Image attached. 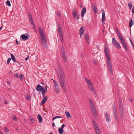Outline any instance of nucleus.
<instances>
[{
	"mask_svg": "<svg viewBox=\"0 0 134 134\" xmlns=\"http://www.w3.org/2000/svg\"><path fill=\"white\" fill-rule=\"evenodd\" d=\"M57 74L59 78L60 84L63 90L66 91V88L65 86V77L64 74L61 69L58 70Z\"/></svg>",
	"mask_w": 134,
	"mask_h": 134,
	"instance_id": "f257e3e1",
	"label": "nucleus"
},
{
	"mask_svg": "<svg viewBox=\"0 0 134 134\" xmlns=\"http://www.w3.org/2000/svg\"><path fill=\"white\" fill-rule=\"evenodd\" d=\"M122 103V100L120 98L119 101V114L121 119L122 120L125 114L123 105Z\"/></svg>",
	"mask_w": 134,
	"mask_h": 134,
	"instance_id": "f03ea898",
	"label": "nucleus"
},
{
	"mask_svg": "<svg viewBox=\"0 0 134 134\" xmlns=\"http://www.w3.org/2000/svg\"><path fill=\"white\" fill-rule=\"evenodd\" d=\"M85 80L87 83L88 86L90 91L93 92L95 95H96V92L94 89L93 85L91 82L86 78H85Z\"/></svg>",
	"mask_w": 134,
	"mask_h": 134,
	"instance_id": "7ed1b4c3",
	"label": "nucleus"
},
{
	"mask_svg": "<svg viewBox=\"0 0 134 134\" xmlns=\"http://www.w3.org/2000/svg\"><path fill=\"white\" fill-rule=\"evenodd\" d=\"M41 37L42 40L41 39V41L42 43L44 44V46L45 48H47V45L46 43L47 41L46 39V37L45 35H42L41 36Z\"/></svg>",
	"mask_w": 134,
	"mask_h": 134,
	"instance_id": "20e7f679",
	"label": "nucleus"
},
{
	"mask_svg": "<svg viewBox=\"0 0 134 134\" xmlns=\"http://www.w3.org/2000/svg\"><path fill=\"white\" fill-rule=\"evenodd\" d=\"M112 43L113 45L116 47L120 49L121 48V46L119 43L117 42L115 37L112 38Z\"/></svg>",
	"mask_w": 134,
	"mask_h": 134,
	"instance_id": "39448f33",
	"label": "nucleus"
},
{
	"mask_svg": "<svg viewBox=\"0 0 134 134\" xmlns=\"http://www.w3.org/2000/svg\"><path fill=\"white\" fill-rule=\"evenodd\" d=\"M10 54L11 56L12 59L13 60V62L14 63H15V64L17 66L20 65V63L16 59V58L12 54L10 53Z\"/></svg>",
	"mask_w": 134,
	"mask_h": 134,
	"instance_id": "423d86ee",
	"label": "nucleus"
},
{
	"mask_svg": "<svg viewBox=\"0 0 134 134\" xmlns=\"http://www.w3.org/2000/svg\"><path fill=\"white\" fill-rule=\"evenodd\" d=\"M91 109L92 111L94 117L96 118H97V112L95 107L92 108Z\"/></svg>",
	"mask_w": 134,
	"mask_h": 134,
	"instance_id": "0eeeda50",
	"label": "nucleus"
},
{
	"mask_svg": "<svg viewBox=\"0 0 134 134\" xmlns=\"http://www.w3.org/2000/svg\"><path fill=\"white\" fill-rule=\"evenodd\" d=\"M26 35V34H25L24 35H22L20 38H21L24 41L27 40L29 39L30 36L28 35Z\"/></svg>",
	"mask_w": 134,
	"mask_h": 134,
	"instance_id": "6e6552de",
	"label": "nucleus"
},
{
	"mask_svg": "<svg viewBox=\"0 0 134 134\" xmlns=\"http://www.w3.org/2000/svg\"><path fill=\"white\" fill-rule=\"evenodd\" d=\"M39 32L40 33L41 36L45 35L44 31L43 30L41 26L38 27Z\"/></svg>",
	"mask_w": 134,
	"mask_h": 134,
	"instance_id": "1a4fd4ad",
	"label": "nucleus"
},
{
	"mask_svg": "<svg viewBox=\"0 0 134 134\" xmlns=\"http://www.w3.org/2000/svg\"><path fill=\"white\" fill-rule=\"evenodd\" d=\"M104 51L105 55L106 56L107 58H110V55L109 54V51L107 49V48H104Z\"/></svg>",
	"mask_w": 134,
	"mask_h": 134,
	"instance_id": "9d476101",
	"label": "nucleus"
},
{
	"mask_svg": "<svg viewBox=\"0 0 134 134\" xmlns=\"http://www.w3.org/2000/svg\"><path fill=\"white\" fill-rule=\"evenodd\" d=\"M54 86L55 88V90L56 92L58 93L59 91V86L58 84H56L54 85Z\"/></svg>",
	"mask_w": 134,
	"mask_h": 134,
	"instance_id": "9b49d317",
	"label": "nucleus"
},
{
	"mask_svg": "<svg viewBox=\"0 0 134 134\" xmlns=\"http://www.w3.org/2000/svg\"><path fill=\"white\" fill-rule=\"evenodd\" d=\"M85 30L84 27L83 26H82L81 28H80L79 31L80 35V37H81L82 35L83 34V31Z\"/></svg>",
	"mask_w": 134,
	"mask_h": 134,
	"instance_id": "f8f14e48",
	"label": "nucleus"
},
{
	"mask_svg": "<svg viewBox=\"0 0 134 134\" xmlns=\"http://www.w3.org/2000/svg\"><path fill=\"white\" fill-rule=\"evenodd\" d=\"M108 59V60L107 61V63L108 67L109 68L112 67L111 64V63L110 58H107Z\"/></svg>",
	"mask_w": 134,
	"mask_h": 134,
	"instance_id": "ddd939ff",
	"label": "nucleus"
},
{
	"mask_svg": "<svg viewBox=\"0 0 134 134\" xmlns=\"http://www.w3.org/2000/svg\"><path fill=\"white\" fill-rule=\"evenodd\" d=\"M72 14L74 18L75 19L76 16L77 15V11L75 9H73L72 11Z\"/></svg>",
	"mask_w": 134,
	"mask_h": 134,
	"instance_id": "4468645a",
	"label": "nucleus"
},
{
	"mask_svg": "<svg viewBox=\"0 0 134 134\" xmlns=\"http://www.w3.org/2000/svg\"><path fill=\"white\" fill-rule=\"evenodd\" d=\"M86 12V8L85 7H84L83 8L81 12V16L82 17H83L84 15Z\"/></svg>",
	"mask_w": 134,
	"mask_h": 134,
	"instance_id": "2eb2a0df",
	"label": "nucleus"
},
{
	"mask_svg": "<svg viewBox=\"0 0 134 134\" xmlns=\"http://www.w3.org/2000/svg\"><path fill=\"white\" fill-rule=\"evenodd\" d=\"M102 22L105 21V14L104 11L102 10Z\"/></svg>",
	"mask_w": 134,
	"mask_h": 134,
	"instance_id": "dca6fc26",
	"label": "nucleus"
},
{
	"mask_svg": "<svg viewBox=\"0 0 134 134\" xmlns=\"http://www.w3.org/2000/svg\"><path fill=\"white\" fill-rule=\"evenodd\" d=\"M105 116L106 121L108 122H109L110 121V118L109 115L107 112L105 113Z\"/></svg>",
	"mask_w": 134,
	"mask_h": 134,
	"instance_id": "f3484780",
	"label": "nucleus"
},
{
	"mask_svg": "<svg viewBox=\"0 0 134 134\" xmlns=\"http://www.w3.org/2000/svg\"><path fill=\"white\" fill-rule=\"evenodd\" d=\"M113 113L114 115H117V112L116 109L115 105L113 108Z\"/></svg>",
	"mask_w": 134,
	"mask_h": 134,
	"instance_id": "a211bd4d",
	"label": "nucleus"
},
{
	"mask_svg": "<svg viewBox=\"0 0 134 134\" xmlns=\"http://www.w3.org/2000/svg\"><path fill=\"white\" fill-rule=\"evenodd\" d=\"M47 97L46 96L43 97V99L41 102L40 104L41 105L45 103L46 102L47 100Z\"/></svg>",
	"mask_w": 134,
	"mask_h": 134,
	"instance_id": "6ab92c4d",
	"label": "nucleus"
},
{
	"mask_svg": "<svg viewBox=\"0 0 134 134\" xmlns=\"http://www.w3.org/2000/svg\"><path fill=\"white\" fill-rule=\"evenodd\" d=\"M116 33L119 38L120 40L123 39L122 38V35L118 31H116Z\"/></svg>",
	"mask_w": 134,
	"mask_h": 134,
	"instance_id": "aec40b11",
	"label": "nucleus"
},
{
	"mask_svg": "<svg viewBox=\"0 0 134 134\" xmlns=\"http://www.w3.org/2000/svg\"><path fill=\"white\" fill-rule=\"evenodd\" d=\"M96 134H101L100 131L98 127H96L95 128Z\"/></svg>",
	"mask_w": 134,
	"mask_h": 134,
	"instance_id": "412c9836",
	"label": "nucleus"
},
{
	"mask_svg": "<svg viewBox=\"0 0 134 134\" xmlns=\"http://www.w3.org/2000/svg\"><path fill=\"white\" fill-rule=\"evenodd\" d=\"M84 36L87 42H89V37L86 34H84Z\"/></svg>",
	"mask_w": 134,
	"mask_h": 134,
	"instance_id": "4be33fe9",
	"label": "nucleus"
},
{
	"mask_svg": "<svg viewBox=\"0 0 134 134\" xmlns=\"http://www.w3.org/2000/svg\"><path fill=\"white\" fill-rule=\"evenodd\" d=\"M37 118L39 121V122L40 123L42 122V119L41 116L39 114H38L37 116Z\"/></svg>",
	"mask_w": 134,
	"mask_h": 134,
	"instance_id": "5701e85b",
	"label": "nucleus"
},
{
	"mask_svg": "<svg viewBox=\"0 0 134 134\" xmlns=\"http://www.w3.org/2000/svg\"><path fill=\"white\" fill-rule=\"evenodd\" d=\"M42 87H43L42 86H41V85H38L36 87V90L38 91H40V89Z\"/></svg>",
	"mask_w": 134,
	"mask_h": 134,
	"instance_id": "b1692460",
	"label": "nucleus"
},
{
	"mask_svg": "<svg viewBox=\"0 0 134 134\" xmlns=\"http://www.w3.org/2000/svg\"><path fill=\"white\" fill-rule=\"evenodd\" d=\"M58 132L60 134H63L64 132L63 129L60 128L58 129Z\"/></svg>",
	"mask_w": 134,
	"mask_h": 134,
	"instance_id": "393cba45",
	"label": "nucleus"
},
{
	"mask_svg": "<svg viewBox=\"0 0 134 134\" xmlns=\"http://www.w3.org/2000/svg\"><path fill=\"white\" fill-rule=\"evenodd\" d=\"M65 113L66 116L67 118H71V116L69 112H66V111H65Z\"/></svg>",
	"mask_w": 134,
	"mask_h": 134,
	"instance_id": "a878e982",
	"label": "nucleus"
},
{
	"mask_svg": "<svg viewBox=\"0 0 134 134\" xmlns=\"http://www.w3.org/2000/svg\"><path fill=\"white\" fill-rule=\"evenodd\" d=\"M134 24V21L132 19L131 20L129 23V27H131Z\"/></svg>",
	"mask_w": 134,
	"mask_h": 134,
	"instance_id": "bb28decb",
	"label": "nucleus"
},
{
	"mask_svg": "<svg viewBox=\"0 0 134 134\" xmlns=\"http://www.w3.org/2000/svg\"><path fill=\"white\" fill-rule=\"evenodd\" d=\"M93 10L94 12L95 13L97 12V9L96 8L95 5H93L92 6Z\"/></svg>",
	"mask_w": 134,
	"mask_h": 134,
	"instance_id": "cd10ccee",
	"label": "nucleus"
},
{
	"mask_svg": "<svg viewBox=\"0 0 134 134\" xmlns=\"http://www.w3.org/2000/svg\"><path fill=\"white\" fill-rule=\"evenodd\" d=\"M40 90L42 92V93H45L46 92V90L43 87H42L40 89Z\"/></svg>",
	"mask_w": 134,
	"mask_h": 134,
	"instance_id": "c85d7f7f",
	"label": "nucleus"
},
{
	"mask_svg": "<svg viewBox=\"0 0 134 134\" xmlns=\"http://www.w3.org/2000/svg\"><path fill=\"white\" fill-rule=\"evenodd\" d=\"M12 119L13 120L15 121H16L17 120V118L15 115H13L12 116Z\"/></svg>",
	"mask_w": 134,
	"mask_h": 134,
	"instance_id": "c756f323",
	"label": "nucleus"
},
{
	"mask_svg": "<svg viewBox=\"0 0 134 134\" xmlns=\"http://www.w3.org/2000/svg\"><path fill=\"white\" fill-rule=\"evenodd\" d=\"M124 48L125 49V50L126 51H127L128 50V48H127V45L126 44V43H125L123 45H122Z\"/></svg>",
	"mask_w": 134,
	"mask_h": 134,
	"instance_id": "7c9ffc66",
	"label": "nucleus"
},
{
	"mask_svg": "<svg viewBox=\"0 0 134 134\" xmlns=\"http://www.w3.org/2000/svg\"><path fill=\"white\" fill-rule=\"evenodd\" d=\"M114 116L115 117V120L117 121H119V119L118 118V117L117 115H114Z\"/></svg>",
	"mask_w": 134,
	"mask_h": 134,
	"instance_id": "2f4dec72",
	"label": "nucleus"
},
{
	"mask_svg": "<svg viewBox=\"0 0 134 134\" xmlns=\"http://www.w3.org/2000/svg\"><path fill=\"white\" fill-rule=\"evenodd\" d=\"M4 129L5 132L7 133H8L9 131V129L7 127H4Z\"/></svg>",
	"mask_w": 134,
	"mask_h": 134,
	"instance_id": "473e14b6",
	"label": "nucleus"
},
{
	"mask_svg": "<svg viewBox=\"0 0 134 134\" xmlns=\"http://www.w3.org/2000/svg\"><path fill=\"white\" fill-rule=\"evenodd\" d=\"M120 41H121V44L122 45L124 44L125 43H126V42H125V41L123 39L120 40Z\"/></svg>",
	"mask_w": 134,
	"mask_h": 134,
	"instance_id": "72a5a7b5",
	"label": "nucleus"
},
{
	"mask_svg": "<svg viewBox=\"0 0 134 134\" xmlns=\"http://www.w3.org/2000/svg\"><path fill=\"white\" fill-rule=\"evenodd\" d=\"M28 16L29 21L33 20L32 16L30 13H29Z\"/></svg>",
	"mask_w": 134,
	"mask_h": 134,
	"instance_id": "f704fd0d",
	"label": "nucleus"
},
{
	"mask_svg": "<svg viewBox=\"0 0 134 134\" xmlns=\"http://www.w3.org/2000/svg\"><path fill=\"white\" fill-rule=\"evenodd\" d=\"M6 4H7L9 7H10L11 6V4L9 0H8L7 1Z\"/></svg>",
	"mask_w": 134,
	"mask_h": 134,
	"instance_id": "c9c22d12",
	"label": "nucleus"
},
{
	"mask_svg": "<svg viewBox=\"0 0 134 134\" xmlns=\"http://www.w3.org/2000/svg\"><path fill=\"white\" fill-rule=\"evenodd\" d=\"M62 57L63 59V60L65 62H66L67 61L66 58V56L65 55H62Z\"/></svg>",
	"mask_w": 134,
	"mask_h": 134,
	"instance_id": "e433bc0d",
	"label": "nucleus"
},
{
	"mask_svg": "<svg viewBox=\"0 0 134 134\" xmlns=\"http://www.w3.org/2000/svg\"><path fill=\"white\" fill-rule=\"evenodd\" d=\"M19 77L21 81H22L23 79V76L21 74H20L19 75Z\"/></svg>",
	"mask_w": 134,
	"mask_h": 134,
	"instance_id": "4c0bfd02",
	"label": "nucleus"
},
{
	"mask_svg": "<svg viewBox=\"0 0 134 134\" xmlns=\"http://www.w3.org/2000/svg\"><path fill=\"white\" fill-rule=\"evenodd\" d=\"M30 120L32 122H34L35 121V119L31 117H30Z\"/></svg>",
	"mask_w": 134,
	"mask_h": 134,
	"instance_id": "58836bf2",
	"label": "nucleus"
},
{
	"mask_svg": "<svg viewBox=\"0 0 134 134\" xmlns=\"http://www.w3.org/2000/svg\"><path fill=\"white\" fill-rule=\"evenodd\" d=\"M90 106L91 108L95 107L94 105V104L93 102L92 103L90 104Z\"/></svg>",
	"mask_w": 134,
	"mask_h": 134,
	"instance_id": "ea45409f",
	"label": "nucleus"
},
{
	"mask_svg": "<svg viewBox=\"0 0 134 134\" xmlns=\"http://www.w3.org/2000/svg\"><path fill=\"white\" fill-rule=\"evenodd\" d=\"M30 96L29 95H27V96L26 97V99L27 100H29L30 99Z\"/></svg>",
	"mask_w": 134,
	"mask_h": 134,
	"instance_id": "a19ab883",
	"label": "nucleus"
},
{
	"mask_svg": "<svg viewBox=\"0 0 134 134\" xmlns=\"http://www.w3.org/2000/svg\"><path fill=\"white\" fill-rule=\"evenodd\" d=\"M57 15L58 17H60V15H61V12L60 11H58L57 12Z\"/></svg>",
	"mask_w": 134,
	"mask_h": 134,
	"instance_id": "79ce46f5",
	"label": "nucleus"
},
{
	"mask_svg": "<svg viewBox=\"0 0 134 134\" xmlns=\"http://www.w3.org/2000/svg\"><path fill=\"white\" fill-rule=\"evenodd\" d=\"M128 5L130 8V9H131L132 7V5L131 3H128Z\"/></svg>",
	"mask_w": 134,
	"mask_h": 134,
	"instance_id": "37998d69",
	"label": "nucleus"
},
{
	"mask_svg": "<svg viewBox=\"0 0 134 134\" xmlns=\"http://www.w3.org/2000/svg\"><path fill=\"white\" fill-rule=\"evenodd\" d=\"M93 127H94V128H95V127H98L97 126H98L97 125L96 123V122L95 123H93Z\"/></svg>",
	"mask_w": 134,
	"mask_h": 134,
	"instance_id": "c03bdc74",
	"label": "nucleus"
},
{
	"mask_svg": "<svg viewBox=\"0 0 134 134\" xmlns=\"http://www.w3.org/2000/svg\"><path fill=\"white\" fill-rule=\"evenodd\" d=\"M11 60V58H9L8 59L7 61V63L8 64L9 63V62H10Z\"/></svg>",
	"mask_w": 134,
	"mask_h": 134,
	"instance_id": "a18cd8bd",
	"label": "nucleus"
},
{
	"mask_svg": "<svg viewBox=\"0 0 134 134\" xmlns=\"http://www.w3.org/2000/svg\"><path fill=\"white\" fill-rule=\"evenodd\" d=\"M109 71L111 74H113V71L112 70V67L109 68Z\"/></svg>",
	"mask_w": 134,
	"mask_h": 134,
	"instance_id": "49530a36",
	"label": "nucleus"
},
{
	"mask_svg": "<svg viewBox=\"0 0 134 134\" xmlns=\"http://www.w3.org/2000/svg\"><path fill=\"white\" fill-rule=\"evenodd\" d=\"M89 100L90 104V103H93V102L92 100L90 98L89 99Z\"/></svg>",
	"mask_w": 134,
	"mask_h": 134,
	"instance_id": "de8ad7c7",
	"label": "nucleus"
},
{
	"mask_svg": "<svg viewBox=\"0 0 134 134\" xmlns=\"http://www.w3.org/2000/svg\"><path fill=\"white\" fill-rule=\"evenodd\" d=\"M62 55H65V51L64 50V49H63V50H62Z\"/></svg>",
	"mask_w": 134,
	"mask_h": 134,
	"instance_id": "09e8293b",
	"label": "nucleus"
},
{
	"mask_svg": "<svg viewBox=\"0 0 134 134\" xmlns=\"http://www.w3.org/2000/svg\"><path fill=\"white\" fill-rule=\"evenodd\" d=\"M14 76L17 78L18 77H19L18 74L16 73H15L14 74Z\"/></svg>",
	"mask_w": 134,
	"mask_h": 134,
	"instance_id": "8fccbe9b",
	"label": "nucleus"
},
{
	"mask_svg": "<svg viewBox=\"0 0 134 134\" xmlns=\"http://www.w3.org/2000/svg\"><path fill=\"white\" fill-rule=\"evenodd\" d=\"M62 29L61 27H59L58 28V33L62 32Z\"/></svg>",
	"mask_w": 134,
	"mask_h": 134,
	"instance_id": "3c124183",
	"label": "nucleus"
},
{
	"mask_svg": "<svg viewBox=\"0 0 134 134\" xmlns=\"http://www.w3.org/2000/svg\"><path fill=\"white\" fill-rule=\"evenodd\" d=\"M30 21H31V23L32 25H34L33 20H30Z\"/></svg>",
	"mask_w": 134,
	"mask_h": 134,
	"instance_id": "603ef678",
	"label": "nucleus"
},
{
	"mask_svg": "<svg viewBox=\"0 0 134 134\" xmlns=\"http://www.w3.org/2000/svg\"><path fill=\"white\" fill-rule=\"evenodd\" d=\"M60 38V39H63V35H61L60 36H59Z\"/></svg>",
	"mask_w": 134,
	"mask_h": 134,
	"instance_id": "864d4df0",
	"label": "nucleus"
},
{
	"mask_svg": "<svg viewBox=\"0 0 134 134\" xmlns=\"http://www.w3.org/2000/svg\"><path fill=\"white\" fill-rule=\"evenodd\" d=\"M65 127V125L64 124H63V125H62L61 127H60L61 128L63 129Z\"/></svg>",
	"mask_w": 134,
	"mask_h": 134,
	"instance_id": "5fc2aeb1",
	"label": "nucleus"
},
{
	"mask_svg": "<svg viewBox=\"0 0 134 134\" xmlns=\"http://www.w3.org/2000/svg\"><path fill=\"white\" fill-rule=\"evenodd\" d=\"M56 119L57 118H62V117L59 116H55Z\"/></svg>",
	"mask_w": 134,
	"mask_h": 134,
	"instance_id": "6e6d98bb",
	"label": "nucleus"
},
{
	"mask_svg": "<svg viewBox=\"0 0 134 134\" xmlns=\"http://www.w3.org/2000/svg\"><path fill=\"white\" fill-rule=\"evenodd\" d=\"M132 13H134V7H133L132 8Z\"/></svg>",
	"mask_w": 134,
	"mask_h": 134,
	"instance_id": "4d7b16f0",
	"label": "nucleus"
},
{
	"mask_svg": "<svg viewBox=\"0 0 134 134\" xmlns=\"http://www.w3.org/2000/svg\"><path fill=\"white\" fill-rule=\"evenodd\" d=\"M79 14H77V15L76 16V19L77 20H78L79 18Z\"/></svg>",
	"mask_w": 134,
	"mask_h": 134,
	"instance_id": "13d9d810",
	"label": "nucleus"
},
{
	"mask_svg": "<svg viewBox=\"0 0 134 134\" xmlns=\"http://www.w3.org/2000/svg\"><path fill=\"white\" fill-rule=\"evenodd\" d=\"M58 34L59 36L63 35L62 32H60L58 33Z\"/></svg>",
	"mask_w": 134,
	"mask_h": 134,
	"instance_id": "bf43d9fd",
	"label": "nucleus"
},
{
	"mask_svg": "<svg viewBox=\"0 0 134 134\" xmlns=\"http://www.w3.org/2000/svg\"><path fill=\"white\" fill-rule=\"evenodd\" d=\"M29 56H28L27 57H26V58H25V60H27L29 58Z\"/></svg>",
	"mask_w": 134,
	"mask_h": 134,
	"instance_id": "052dcab7",
	"label": "nucleus"
},
{
	"mask_svg": "<svg viewBox=\"0 0 134 134\" xmlns=\"http://www.w3.org/2000/svg\"><path fill=\"white\" fill-rule=\"evenodd\" d=\"M93 63L95 65H97V63L96 61L95 60H94L93 61Z\"/></svg>",
	"mask_w": 134,
	"mask_h": 134,
	"instance_id": "680f3d73",
	"label": "nucleus"
},
{
	"mask_svg": "<svg viewBox=\"0 0 134 134\" xmlns=\"http://www.w3.org/2000/svg\"><path fill=\"white\" fill-rule=\"evenodd\" d=\"M53 83L54 84V85H55V84H58V83H57V82L53 80Z\"/></svg>",
	"mask_w": 134,
	"mask_h": 134,
	"instance_id": "e2e57ef3",
	"label": "nucleus"
},
{
	"mask_svg": "<svg viewBox=\"0 0 134 134\" xmlns=\"http://www.w3.org/2000/svg\"><path fill=\"white\" fill-rule=\"evenodd\" d=\"M33 26L32 27L33 29L35 30V27L34 25H32Z\"/></svg>",
	"mask_w": 134,
	"mask_h": 134,
	"instance_id": "0e129e2a",
	"label": "nucleus"
},
{
	"mask_svg": "<svg viewBox=\"0 0 134 134\" xmlns=\"http://www.w3.org/2000/svg\"><path fill=\"white\" fill-rule=\"evenodd\" d=\"M130 41L132 45V46H133V45H134V44H133V43L132 41L131 40H130Z\"/></svg>",
	"mask_w": 134,
	"mask_h": 134,
	"instance_id": "69168bd1",
	"label": "nucleus"
},
{
	"mask_svg": "<svg viewBox=\"0 0 134 134\" xmlns=\"http://www.w3.org/2000/svg\"><path fill=\"white\" fill-rule=\"evenodd\" d=\"M92 122L93 124L96 122L93 119L92 120Z\"/></svg>",
	"mask_w": 134,
	"mask_h": 134,
	"instance_id": "338daca9",
	"label": "nucleus"
},
{
	"mask_svg": "<svg viewBox=\"0 0 134 134\" xmlns=\"http://www.w3.org/2000/svg\"><path fill=\"white\" fill-rule=\"evenodd\" d=\"M56 119L55 117H54L52 119V120L54 121V120H55Z\"/></svg>",
	"mask_w": 134,
	"mask_h": 134,
	"instance_id": "774afa93",
	"label": "nucleus"
}]
</instances>
